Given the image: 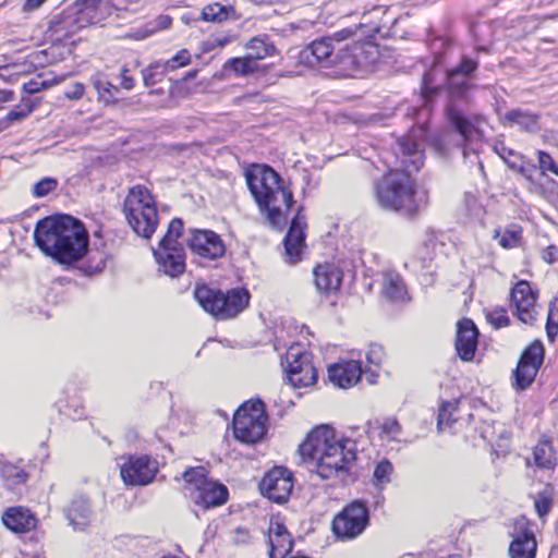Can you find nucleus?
Listing matches in <instances>:
<instances>
[{"label":"nucleus","mask_w":558,"mask_h":558,"mask_svg":"<svg viewBox=\"0 0 558 558\" xmlns=\"http://www.w3.org/2000/svg\"><path fill=\"white\" fill-rule=\"evenodd\" d=\"M426 134L424 125L411 134L397 140L393 146L396 168L390 170L375 187L376 199L380 207L402 213L408 217L414 216L420 208L411 173L417 172L424 163V153L420 136Z\"/></svg>","instance_id":"obj_1"},{"label":"nucleus","mask_w":558,"mask_h":558,"mask_svg":"<svg viewBox=\"0 0 558 558\" xmlns=\"http://www.w3.org/2000/svg\"><path fill=\"white\" fill-rule=\"evenodd\" d=\"M354 34L352 28H343L313 40L300 52V62L310 68L335 69L341 76L369 69L379 58L378 48L369 40L344 43Z\"/></svg>","instance_id":"obj_2"},{"label":"nucleus","mask_w":558,"mask_h":558,"mask_svg":"<svg viewBox=\"0 0 558 558\" xmlns=\"http://www.w3.org/2000/svg\"><path fill=\"white\" fill-rule=\"evenodd\" d=\"M34 239L36 245L61 264L80 260L88 248V233L83 223L68 215L39 220Z\"/></svg>","instance_id":"obj_3"},{"label":"nucleus","mask_w":558,"mask_h":558,"mask_svg":"<svg viewBox=\"0 0 558 558\" xmlns=\"http://www.w3.org/2000/svg\"><path fill=\"white\" fill-rule=\"evenodd\" d=\"M304 458L316 461V473L323 480L342 478L356 460V445L348 438H337L331 427L314 428L299 448Z\"/></svg>","instance_id":"obj_4"},{"label":"nucleus","mask_w":558,"mask_h":558,"mask_svg":"<svg viewBox=\"0 0 558 558\" xmlns=\"http://www.w3.org/2000/svg\"><path fill=\"white\" fill-rule=\"evenodd\" d=\"M248 189L260 210L274 228H282L293 201L292 192L282 185L281 178L270 167H258L246 173Z\"/></svg>","instance_id":"obj_5"},{"label":"nucleus","mask_w":558,"mask_h":558,"mask_svg":"<svg viewBox=\"0 0 558 558\" xmlns=\"http://www.w3.org/2000/svg\"><path fill=\"white\" fill-rule=\"evenodd\" d=\"M477 69V62L463 58L461 63L448 71L446 74L447 86L449 89L450 100L447 106V118L451 126L460 134L463 142H474L482 137L478 128L464 114L457 106L454 99L463 98L471 89V74Z\"/></svg>","instance_id":"obj_6"},{"label":"nucleus","mask_w":558,"mask_h":558,"mask_svg":"<svg viewBox=\"0 0 558 558\" xmlns=\"http://www.w3.org/2000/svg\"><path fill=\"white\" fill-rule=\"evenodd\" d=\"M123 214L137 235L149 239L156 231L157 206L153 194L146 186L135 185L129 190L123 203Z\"/></svg>","instance_id":"obj_7"},{"label":"nucleus","mask_w":558,"mask_h":558,"mask_svg":"<svg viewBox=\"0 0 558 558\" xmlns=\"http://www.w3.org/2000/svg\"><path fill=\"white\" fill-rule=\"evenodd\" d=\"M194 298L204 311L220 319L235 317L248 305L250 301V294L244 289L223 293L205 284L196 287Z\"/></svg>","instance_id":"obj_8"},{"label":"nucleus","mask_w":558,"mask_h":558,"mask_svg":"<svg viewBox=\"0 0 558 558\" xmlns=\"http://www.w3.org/2000/svg\"><path fill=\"white\" fill-rule=\"evenodd\" d=\"M185 494L199 507L208 509L225 504L228 497L227 488L207 477L203 466L190 468L183 473Z\"/></svg>","instance_id":"obj_9"},{"label":"nucleus","mask_w":558,"mask_h":558,"mask_svg":"<svg viewBox=\"0 0 558 558\" xmlns=\"http://www.w3.org/2000/svg\"><path fill=\"white\" fill-rule=\"evenodd\" d=\"M267 432V415L260 400L247 401L233 417L234 437L244 444L260 441Z\"/></svg>","instance_id":"obj_10"},{"label":"nucleus","mask_w":558,"mask_h":558,"mask_svg":"<svg viewBox=\"0 0 558 558\" xmlns=\"http://www.w3.org/2000/svg\"><path fill=\"white\" fill-rule=\"evenodd\" d=\"M368 524V510L364 502L353 501L332 521V531L340 538L351 539L360 535Z\"/></svg>","instance_id":"obj_11"},{"label":"nucleus","mask_w":558,"mask_h":558,"mask_svg":"<svg viewBox=\"0 0 558 558\" xmlns=\"http://www.w3.org/2000/svg\"><path fill=\"white\" fill-rule=\"evenodd\" d=\"M287 375L289 383L296 388L310 387L317 381V371L312 354L300 347H291L287 353Z\"/></svg>","instance_id":"obj_12"},{"label":"nucleus","mask_w":558,"mask_h":558,"mask_svg":"<svg viewBox=\"0 0 558 558\" xmlns=\"http://www.w3.org/2000/svg\"><path fill=\"white\" fill-rule=\"evenodd\" d=\"M178 239L167 231L159 247L154 251L160 269L171 277L179 276L185 268L183 247L178 244Z\"/></svg>","instance_id":"obj_13"},{"label":"nucleus","mask_w":558,"mask_h":558,"mask_svg":"<svg viewBox=\"0 0 558 558\" xmlns=\"http://www.w3.org/2000/svg\"><path fill=\"white\" fill-rule=\"evenodd\" d=\"M543 357L544 348L538 341L533 342L524 350L513 372V387L517 390H524L534 381L538 368L543 363Z\"/></svg>","instance_id":"obj_14"},{"label":"nucleus","mask_w":558,"mask_h":558,"mask_svg":"<svg viewBox=\"0 0 558 558\" xmlns=\"http://www.w3.org/2000/svg\"><path fill=\"white\" fill-rule=\"evenodd\" d=\"M292 488V472L283 466H276L267 472L259 483L262 494L277 504L286 502Z\"/></svg>","instance_id":"obj_15"},{"label":"nucleus","mask_w":558,"mask_h":558,"mask_svg":"<svg viewBox=\"0 0 558 558\" xmlns=\"http://www.w3.org/2000/svg\"><path fill=\"white\" fill-rule=\"evenodd\" d=\"M537 293L525 280H520L510 291V304L520 322L534 325L537 319Z\"/></svg>","instance_id":"obj_16"},{"label":"nucleus","mask_w":558,"mask_h":558,"mask_svg":"<svg viewBox=\"0 0 558 558\" xmlns=\"http://www.w3.org/2000/svg\"><path fill=\"white\" fill-rule=\"evenodd\" d=\"M157 473V463L146 456L130 457L121 465L120 474L126 485H147Z\"/></svg>","instance_id":"obj_17"},{"label":"nucleus","mask_w":558,"mask_h":558,"mask_svg":"<svg viewBox=\"0 0 558 558\" xmlns=\"http://www.w3.org/2000/svg\"><path fill=\"white\" fill-rule=\"evenodd\" d=\"M187 244L193 253L208 259L220 258L226 253L222 239L211 230H193Z\"/></svg>","instance_id":"obj_18"},{"label":"nucleus","mask_w":558,"mask_h":558,"mask_svg":"<svg viewBox=\"0 0 558 558\" xmlns=\"http://www.w3.org/2000/svg\"><path fill=\"white\" fill-rule=\"evenodd\" d=\"M477 338L478 330L471 319L464 318L458 323L456 350L462 361L470 362L474 359Z\"/></svg>","instance_id":"obj_19"},{"label":"nucleus","mask_w":558,"mask_h":558,"mask_svg":"<svg viewBox=\"0 0 558 558\" xmlns=\"http://www.w3.org/2000/svg\"><path fill=\"white\" fill-rule=\"evenodd\" d=\"M301 210L302 208L300 207L291 221L289 231L283 241L286 253L290 263H295L299 260L302 248L304 247V229L306 227V222L305 216L301 214Z\"/></svg>","instance_id":"obj_20"},{"label":"nucleus","mask_w":558,"mask_h":558,"mask_svg":"<svg viewBox=\"0 0 558 558\" xmlns=\"http://www.w3.org/2000/svg\"><path fill=\"white\" fill-rule=\"evenodd\" d=\"M270 558H284L293 547V541L284 524L279 519H271L268 529Z\"/></svg>","instance_id":"obj_21"},{"label":"nucleus","mask_w":558,"mask_h":558,"mask_svg":"<svg viewBox=\"0 0 558 558\" xmlns=\"http://www.w3.org/2000/svg\"><path fill=\"white\" fill-rule=\"evenodd\" d=\"M362 376V366L357 361H342L328 368L329 380L339 388H350Z\"/></svg>","instance_id":"obj_22"},{"label":"nucleus","mask_w":558,"mask_h":558,"mask_svg":"<svg viewBox=\"0 0 558 558\" xmlns=\"http://www.w3.org/2000/svg\"><path fill=\"white\" fill-rule=\"evenodd\" d=\"M362 22L359 27L364 28V33L368 36L380 34L384 29H389L396 19L389 14L388 8L385 5H375L371 10L364 12Z\"/></svg>","instance_id":"obj_23"},{"label":"nucleus","mask_w":558,"mask_h":558,"mask_svg":"<svg viewBox=\"0 0 558 558\" xmlns=\"http://www.w3.org/2000/svg\"><path fill=\"white\" fill-rule=\"evenodd\" d=\"M3 524L14 533H25L36 527L37 520L23 507L9 508L2 515Z\"/></svg>","instance_id":"obj_24"},{"label":"nucleus","mask_w":558,"mask_h":558,"mask_svg":"<svg viewBox=\"0 0 558 558\" xmlns=\"http://www.w3.org/2000/svg\"><path fill=\"white\" fill-rule=\"evenodd\" d=\"M342 271L333 264H323L314 268V283L322 292H331L340 288Z\"/></svg>","instance_id":"obj_25"},{"label":"nucleus","mask_w":558,"mask_h":558,"mask_svg":"<svg viewBox=\"0 0 558 558\" xmlns=\"http://www.w3.org/2000/svg\"><path fill=\"white\" fill-rule=\"evenodd\" d=\"M81 15L75 8L70 7L50 21V29L63 36L75 34L83 27V17Z\"/></svg>","instance_id":"obj_26"},{"label":"nucleus","mask_w":558,"mask_h":558,"mask_svg":"<svg viewBox=\"0 0 558 558\" xmlns=\"http://www.w3.org/2000/svg\"><path fill=\"white\" fill-rule=\"evenodd\" d=\"M504 121L511 125L515 124L527 133L535 134L541 130L539 116L521 108L507 111L504 116Z\"/></svg>","instance_id":"obj_27"},{"label":"nucleus","mask_w":558,"mask_h":558,"mask_svg":"<svg viewBox=\"0 0 558 558\" xmlns=\"http://www.w3.org/2000/svg\"><path fill=\"white\" fill-rule=\"evenodd\" d=\"M383 294L392 302H403L408 292L402 277L395 270H386L383 274Z\"/></svg>","instance_id":"obj_28"},{"label":"nucleus","mask_w":558,"mask_h":558,"mask_svg":"<svg viewBox=\"0 0 558 558\" xmlns=\"http://www.w3.org/2000/svg\"><path fill=\"white\" fill-rule=\"evenodd\" d=\"M93 511L87 499L80 497L72 501L66 518L75 530H83L90 521Z\"/></svg>","instance_id":"obj_29"},{"label":"nucleus","mask_w":558,"mask_h":558,"mask_svg":"<svg viewBox=\"0 0 558 558\" xmlns=\"http://www.w3.org/2000/svg\"><path fill=\"white\" fill-rule=\"evenodd\" d=\"M536 539L531 530H524L511 542L509 554L511 558H535Z\"/></svg>","instance_id":"obj_30"},{"label":"nucleus","mask_w":558,"mask_h":558,"mask_svg":"<svg viewBox=\"0 0 558 558\" xmlns=\"http://www.w3.org/2000/svg\"><path fill=\"white\" fill-rule=\"evenodd\" d=\"M259 70L258 62L245 56L242 58H231L223 64V71L227 74L236 76H247Z\"/></svg>","instance_id":"obj_31"},{"label":"nucleus","mask_w":558,"mask_h":558,"mask_svg":"<svg viewBox=\"0 0 558 558\" xmlns=\"http://www.w3.org/2000/svg\"><path fill=\"white\" fill-rule=\"evenodd\" d=\"M92 83L97 90L99 100L106 105L114 104L118 101L117 94L119 93L118 86L113 85L106 75L97 74L92 77Z\"/></svg>","instance_id":"obj_32"},{"label":"nucleus","mask_w":558,"mask_h":558,"mask_svg":"<svg viewBox=\"0 0 558 558\" xmlns=\"http://www.w3.org/2000/svg\"><path fill=\"white\" fill-rule=\"evenodd\" d=\"M494 149L509 168L518 172H524V160L520 154L507 147L502 142L496 143Z\"/></svg>","instance_id":"obj_33"},{"label":"nucleus","mask_w":558,"mask_h":558,"mask_svg":"<svg viewBox=\"0 0 558 558\" xmlns=\"http://www.w3.org/2000/svg\"><path fill=\"white\" fill-rule=\"evenodd\" d=\"M534 460L541 468L550 469L556 463V452L549 441H541L534 447Z\"/></svg>","instance_id":"obj_34"},{"label":"nucleus","mask_w":558,"mask_h":558,"mask_svg":"<svg viewBox=\"0 0 558 558\" xmlns=\"http://www.w3.org/2000/svg\"><path fill=\"white\" fill-rule=\"evenodd\" d=\"M0 474L7 487L13 488L26 481L27 474L21 468L12 463H3L0 469Z\"/></svg>","instance_id":"obj_35"},{"label":"nucleus","mask_w":558,"mask_h":558,"mask_svg":"<svg viewBox=\"0 0 558 558\" xmlns=\"http://www.w3.org/2000/svg\"><path fill=\"white\" fill-rule=\"evenodd\" d=\"M553 488L546 486L534 496V508L541 519H545L553 508Z\"/></svg>","instance_id":"obj_36"},{"label":"nucleus","mask_w":558,"mask_h":558,"mask_svg":"<svg viewBox=\"0 0 558 558\" xmlns=\"http://www.w3.org/2000/svg\"><path fill=\"white\" fill-rule=\"evenodd\" d=\"M392 472L393 466L390 461L383 460L379 463H377L373 475L374 486L379 490L384 489L386 485L390 483Z\"/></svg>","instance_id":"obj_37"},{"label":"nucleus","mask_w":558,"mask_h":558,"mask_svg":"<svg viewBox=\"0 0 558 558\" xmlns=\"http://www.w3.org/2000/svg\"><path fill=\"white\" fill-rule=\"evenodd\" d=\"M230 11V7L211 3L203 9L202 17L207 22L221 23L229 17Z\"/></svg>","instance_id":"obj_38"},{"label":"nucleus","mask_w":558,"mask_h":558,"mask_svg":"<svg viewBox=\"0 0 558 558\" xmlns=\"http://www.w3.org/2000/svg\"><path fill=\"white\" fill-rule=\"evenodd\" d=\"M246 48L248 50L247 56L258 62V60L270 54L274 46L267 44L263 38L254 37L246 44Z\"/></svg>","instance_id":"obj_39"},{"label":"nucleus","mask_w":558,"mask_h":558,"mask_svg":"<svg viewBox=\"0 0 558 558\" xmlns=\"http://www.w3.org/2000/svg\"><path fill=\"white\" fill-rule=\"evenodd\" d=\"M167 72L162 63L155 62L142 70L143 82L145 86H154L161 81L162 75Z\"/></svg>","instance_id":"obj_40"},{"label":"nucleus","mask_w":558,"mask_h":558,"mask_svg":"<svg viewBox=\"0 0 558 558\" xmlns=\"http://www.w3.org/2000/svg\"><path fill=\"white\" fill-rule=\"evenodd\" d=\"M449 132H442L430 135L427 141L437 154L446 156L449 151Z\"/></svg>","instance_id":"obj_41"},{"label":"nucleus","mask_w":558,"mask_h":558,"mask_svg":"<svg viewBox=\"0 0 558 558\" xmlns=\"http://www.w3.org/2000/svg\"><path fill=\"white\" fill-rule=\"evenodd\" d=\"M486 319L492 326H494L497 329L507 327L510 324V318L507 314L506 308L504 307L495 308L493 311L487 312Z\"/></svg>","instance_id":"obj_42"},{"label":"nucleus","mask_w":558,"mask_h":558,"mask_svg":"<svg viewBox=\"0 0 558 558\" xmlns=\"http://www.w3.org/2000/svg\"><path fill=\"white\" fill-rule=\"evenodd\" d=\"M191 56L190 52L186 49L180 50L174 57L167 60L165 63H162L165 70H171L174 71L178 68L185 66L190 63Z\"/></svg>","instance_id":"obj_43"},{"label":"nucleus","mask_w":558,"mask_h":558,"mask_svg":"<svg viewBox=\"0 0 558 558\" xmlns=\"http://www.w3.org/2000/svg\"><path fill=\"white\" fill-rule=\"evenodd\" d=\"M58 185V182L53 178H44L37 182L33 187V194L35 197H44L53 191Z\"/></svg>","instance_id":"obj_44"},{"label":"nucleus","mask_w":558,"mask_h":558,"mask_svg":"<svg viewBox=\"0 0 558 558\" xmlns=\"http://www.w3.org/2000/svg\"><path fill=\"white\" fill-rule=\"evenodd\" d=\"M454 410V404L451 402H444L439 409L438 413V422L437 428L438 430H442L444 425H449L451 422H454L456 418L452 417V411Z\"/></svg>","instance_id":"obj_45"},{"label":"nucleus","mask_w":558,"mask_h":558,"mask_svg":"<svg viewBox=\"0 0 558 558\" xmlns=\"http://www.w3.org/2000/svg\"><path fill=\"white\" fill-rule=\"evenodd\" d=\"M402 427L396 418H386L381 425V433L389 440H397L401 434Z\"/></svg>","instance_id":"obj_46"},{"label":"nucleus","mask_w":558,"mask_h":558,"mask_svg":"<svg viewBox=\"0 0 558 558\" xmlns=\"http://www.w3.org/2000/svg\"><path fill=\"white\" fill-rule=\"evenodd\" d=\"M537 157L542 174H545L546 172H551L558 175V165L555 162L550 155L543 150H538Z\"/></svg>","instance_id":"obj_47"},{"label":"nucleus","mask_w":558,"mask_h":558,"mask_svg":"<svg viewBox=\"0 0 558 558\" xmlns=\"http://www.w3.org/2000/svg\"><path fill=\"white\" fill-rule=\"evenodd\" d=\"M546 328H547L548 337H553L557 333V329H558V304H557V301L549 305Z\"/></svg>","instance_id":"obj_48"},{"label":"nucleus","mask_w":558,"mask_h":558,"mask_svg":"<svg viewBox=\"0 0 558 558\" xmlns=\"http://www.w3.org/2000/svg\"><path fill=\"white\" fill-rule=\"evenodd\" d=\"M366 359L369 364L379 366L384 360V349L379 344H371L366 353Z\"/></svg>","instance_id":"obj_49"},{"label":"nucleus","mask_w":558,"mask_h":558,"mask_svg":"<svg viewBox=\"0 0 558 558\" xmlns=\"http://www.w3.org/2000/svg\"><path fill=\"white\" fill-rule=\"evenodd\" d=\"M519 240L520 232L515 230H506L499 240V244L504 248H511L518 245Z\"/></svg>","instance_id":"obj_50"},{"label":"nucleus","mask_w":558,"mask_h":558,"mask_svg":"<svg viewBox=\"0 0 558 558\" xmlns=\"http://www.w3.org/2000/svg\"><path fill=\"white\" fill-rule=\"evenodd\" d=\"M101 0H77L72 7L82 15L84 12L96 11Z\"/></svg>","instance_id":"obj_51"},{"label":"nucleus","mask_w":558,"mask_h":558,"mask_svg":"<svg viewBox=\"0 0 558 558\" xmlns=\"http://www.w3.org/2000/svg\"><path fill=\"white\" fill-rule=\"evenodd\" d=\"M84 93V84L76 82L65 89L64 96L70 100H78L83 97Z\"/></svg>","instance_id":"obj_52"},{"label":"nucleus","mask_w":558,"mask_h":558,"mask_svg":"<svg viewBox=\"0 0 558 558\" xmlns=\"http://www.w3.org/2000/svg\"><path fill=\"white\" fill-rule=\"evenodd\" d=\"M130 70L126 68V66H123L121 69V73H120V84H121V87L126 89V90H131L134 88L135 86V80L133 76H131L129 74Z\"/></svg>","instance_id":"obj_53"},{"label":"nucleus","mask_w":558,"mask_h":558,"mask_svg":"<svg viewBox=\"0 0 558 558\" xmlns=\"http://www.w3.org/2000/svg\"><path fill=\"white\" fill-rule=\"evenodd\" d=\"M45 86H46L45 82H37L34 80H31L29 82L24 83L23 89L25 93L33 95V94L40 92Z\"/></svg>","instance_id":"obj_54"},{"label":"nucleus","mask_w":558,"mask_h":558,"mask_svg":"<svg viewBox=\"0 0 558 558\" xmlns=\"http://www.w3.org/2000/svg\"><path fill=\"white\" fill-rule=\"evenodd\" d=\"M543 259L548 264H553L558 259V248L555 245H549L543 252Z\"/></svg>","instance_id":"obj_55"},{"label":"nucleus","mask_w":558,"mask_h":558,"mask_svg":"<svg viewBox=\"0 0 558 558\" xmlns=\"http://www.w3.org/2000/svg\"><path fill=\"white\" fill-rule=\"evenodd\" d=\"M168 232L172 234L173 236L180 238L183 232V222L181 219H173L168 228Z\"/></svg>","instance_id":"obj_56"},{"label":"nucleus","mask_w":558,"mask_h":558,"mask_svg":"<svg viewBox=\"0 0 558 558\" xmlns=\"http://www.w3.org/2000/svg\"><path fill=\"white\" fill-rule=\"evenodd\" d=\"M248 538H250V534L246 530L240 529V527L235 530V536H234L235 543L244 544L248 541Z\"/></svg>","instance_id":"obj_57"},{"label":"nucleus","mask_w":558,"mask_h":558,"mask_svg":"<svg viewBox=\"0 0 558 558\" xmlns=\"http://www.w3.org/2000/svg\"><path fill=\"white\" fill-rule=\"evenodd\" d=\"M46 0H25L23 5L24 11H34L43 5Z\"/></svg>","instance_id":"obj_58"},{"label":"nucleus","mask_w":558,"mask_h":558,"mask_svg":"<svg viewBox=\"0 0 558 558\" xmlns=\"http://www.w3.org/2000/svg\"><path fill=\"white\" fill-rule=\"evenodd\" d=\"M26 112L24 111H16V110H11L8 114H7V121L8 122H14V121H20L22 119H24L26 117Z\"/></svg>","instance_id":"obj_59"},{"label":"nucleus","mask_w":558,"mask_h":558,"mask_svg":"<svg viewBox=\"0 0 558 558\" xmlns=\"http://www.w3.org/2000/svg\"><path fill=\"white\" fill-rule=\"evenodd\" d=\"M432 74L430 73H426L424 75V78H423V94L426 98L429 97V93L432 90V87H430V84H432Z\"/></svg>","instance_id":"obj_60"},{"label":"nucleus","mask_w":558,"mask_h":558,"mask_svg":"<svg viewBox=\"0 0 558 558\" xmlns=\"http://www.w3.org/2000/svg\"><path fill=\"white\" fill-rule=\"evenodd\" d=\"M13 92L11 90H7V89H1L0 90V102H9V101H12L13 100Z\"/></svg>","instance_id":"obj_61"},{"label":"nucleus","mask_w":558,"mask_h":558,"mask_svg":"<svg viewBox=\"0 0 558 558\" xmlns=\"http://www.w3.org/2000/svg\"><path fill=\"white\" fill-rule=\"evenodd\" d=\"M534 171H535L534 165H527V166L524 165V172H520V173L527 180H532V174Z\"/></svg>","instance_id":"obj_62"},{"label":"nucleus","mask_w":558,"mask_h":558,"mask_svg":"<svg viewBox=\"0 0 558 558\" xmlns=\"http://www.w3.org/2000/svg\"><path fill=\"white\" fill-rule=\"evenodd\" d=\"M366 379L368 381V384L373 385L376 383V374L375 373H371V374H366Z\"/></svg>","instance_id":"obj_63"},{"label":"nucleus","mask_w":558,"mask_h":558,"mask_svg":"<svg viewBox=\"0 0 558 558\" xmlns=\"http://www.w3.org/2000/svg\"><path fill=\"white\" fill-rule=\"evenodd\" d=\"M170 23V19L168 16L160 17V26L166 27Z\"/></svg>","instance_id":"obj_64"}]
</instances>
